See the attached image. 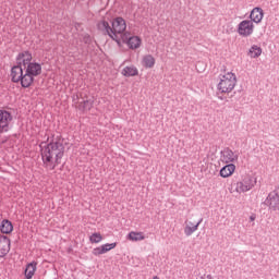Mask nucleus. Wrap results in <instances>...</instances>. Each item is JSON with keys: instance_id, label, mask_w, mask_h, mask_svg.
<instances>
[{"instance_id": "nucleus-9", "label": "nucleus", "mask_w": 279, "mask_h": 279, "mask_svg": "<svg viewBox=\"0 0 279 279\" xmlns=\"http://www.w3.org/2000/svg\"><path fill=\"white\" fill-rule=\"evenodd\" d=\"M263 206H268L269 210H279V194L278 191H272L268 194L265 202L262 203Z\"/></svg>"}, {"instance_id": "nucleus-15", "label": "nucleus", "mask_w": 279, "mask_h": 279, "mask_svg": "<svg viewBox=\"0 0 279 279\" xmlns=\"http://www.w3.org/2000/svg\"><path fill=\"white\" fill-rule=\"evenodd\" d=\"M19 84H21L22 88H29L32 84H34V76H32V74H28V72L25 70Z\"/></svg>"}, {"instance_id": "nucleus-17", "label": "nucleus", "mask_w": 279, "mask_h": 279, "mask_svg": "<svg viewBox=\"0 0 279 279\" xmlns=\"http://www.w3.org/2000/svg\"><path fill=\"white\" fill-rule=\"evenodd\" d=\"M204 221L203 218H201L197 223H193V222H189L185 228H184V234L185 236H191V234H193V232H197V229L199 228V226L202 225V222Z\"/></svg>"}, {"instance_id": "nucleus-3", "label": "nucleus", "mask_w": 279, "mask_h": 279, "mask_svg": "<svg viewBox=\"0 0 279 279\" xmlns=\"http://www.w3.org/2000/svg\"><path fill=\"white\" fill-rule=\"evenodd\" d=\"M16 60H22L25 71L34 77H38L43 73V65L38 62H32V52L28 50L20 52Z\"/></svg>"}, {"instance_id": "nucleus-22", "label": "nucleus", "mask_w": 279, "mask_h": 279, "mask_svg": "<svg viewBox=\"0 0 279 279\" xmlns=\"http://www.w3.org/2000/svg\"><path fill=\"white\" fill-rule=\"evenodd\" d=\"M251 58H260L263 53V48L258 47L257 45H253L248 50Z\"/></svg>"}, {"instance_id": "nucleus-12", "label": "nucleus", "mask_w": 279, "mask_h": 279, "mask_svg": "<svg viewBox=\"0 0 279 279\" xmlns=\"http://www.w3.org/2000/svg\"><path fill=\"white\" fill-rule=\"evenodd\" d=\"M220 154L223 162H226L227 165L239 160V155H234V151H232V149L228 147L221 150Z\"/></svg>"}, {"instance_id": "nucleus-25", "label": "nucleus", "mask_w": 279, "mask_h": 279, "mask_svg": "<svg viewBox=\"0 0 279 279\" xmlns=\"http://www.w3.org/2000/svg\"><path fill=\"white\" fill-rule=\"evenodd\" d=\"M92 254L94 256H101V254H106V248H104V246H98L93 250Z\"/></svg>"}, {"instance_id": "nucleus-2", "label": "nucleus", "mask_w": 279, "mask_h": 279, "mask_svg": "<svg viewBox=\"0 0 279 279\" xmlns=\"http://www.w3.org/2000/svg\"><path fill=\"white\" fill-rule=\"evenodd\" d=\"M97 28L99 29V32H102V34H105L106 36H109L111 40H114V43H117L119 47H121V38H119L118 34L122 36V34H125V32H128L125 31L128 29V23L125 22V19L117 16L111 21V26L110 23H108V21L102 20L98 22Z\"/></svg>"}, {"instance_id": "nucleus-18", "label": "nucleus", "mask_w": 279, "mask_h": 279, "mask_svg": "<svg viewBox=\"0 0 279 279\" xmlns=\"http://www.w3.org/2000/svg\"><path fill=\"white\" fill-rule=\"evenodd\" d=\"M38 267V263L36 262H32L29 264L26 265L25 271H24V276L26 279H32L34 278V275L36 274V269Z\"/></svg>"}, {"instance_id": "nucleus-27", "label": "nucleus", "mask_w": 279, "mask_h": 279, "mask_svg": "<svg viewBox=\"0 0 279 279\" xmlns=\"http://www.w3.org/2000/svg\"><path fill=\"white\" fill-rule=\"evenodd\" d=\"M83 43H84L85 45H90V44L93 43V38L90 37V35L85 34V35L83 36Z\"/></svg>"}, {"instance_id": "nucleus-24", "label": "nucleus", "mask_w": 279, "mask_h": 279, "mask_svg": "<svg viewBox=\"0 0 279 279\" xmlns=\"http://www.w3.org/2000/svg\"><path fill=\"white\" fill-rule=\"evenodd\" d=\"M90 243H101L104 241V236L101 233L95 232L89 236Z\"/></svg>"}, {"instance_id": "nucleus-4", "label": "nucleus", "mask_w": 279, "mask_h": 279, "mask_svg": "<svg viewBox=\"0 0 279 279\" xmlns=\"http://www.w3.org/2000/svg\"><path fill=\"white\" fill-rule=\"evenodd\" d=\"M234 86H236V74L232 72H228L227 74L220 77V82L217 85L218 90L221 93H232L234 90Z\"/></svg>"}, {"instance_id": "nucleus-23", "label": "nucleus", "mask_w": 279, "mask_h": 279, "mask_svg": "<svg viewBox=\"0 0 279 279\" xmlns=\"http://www.w3.org/2000/svg\"><path fill=\"white\" fill-rule=\"evenodd\" d=\"M128 240L129 241H144L145 240V235H143L142 232H134L131 231L128 235Z\"/></svg>"}, {"instance_id": "nucleus-29", "label": "nucleus", "mask_w": 279, "mask_h": 279, "mask_svg": "<svg viewBox=\"0 0 279 279\" xmlns=\"http://www.w3.org/2000/svg\"><path fill=\"white\" fill-rule=\"evenodd\" d=\"M250 219H251L252 221H255V220H256V216H255V215H252V216L250 217Z\"/></svg>"}, {"instance_id": "nucleus-10", "label": "nucleus", "mask_w": 279, "mask_h": 279, "mask_svg": "<svg viewBox=\"0 0 279 279\" xmlns=\"http://www.w3.org/2000/svg\"><path fill=\"white\" fill-rule=\"evenodd\" d=\"M23 60H16V64L11 68V82L19 84L23 77Z\"/></svg>"}, {"instance_id": "nucleus-6", "label": "nucleus", "mask_w": 279, "mask_h": 279, "mask_svg": "<svg viewBox=\"0 0 279 279\" xmlns=\"http://www.w3.org/2000/svg\"><path fill=\"white\" fill-rule=\"evenodd\" d=\"M124 45H128L129 49H138L143 40L138 36H132V33L125 32L122 34L121 39Z\"/></svg>"}, {"instance_id": "nucleus-14", "label": "nucleus", "mask_w": 279, "mask_h": 279, "mask_svg": "<svg viewBox=\"0 0 279 279\" xmlns=\"http://www.w3.org/2000/svg\"><path fill=\"white\" fill-rule=\"evenodd\" d=\"M94 105H95V99L86 97V99H84L78 104V110L81 112H88L89 110H93Z\"/></svg>"}, {"instance_id": "nucleus-21", "label": "nucleus", "mask_w": 279, "mask_h": 279, "mask_svg": "<svg viewBox=\"0 0 279 279\" xmlns=\"http://www.w3.org/2000/svg\"><path fill=\"white\" fill-rule=\"evenodd\" d=\"M122 75H124V77H136V75H138V69H136V66H125L122 70Z\"/></svg>"}, {"instance_id": "nucleus-30", "label": "nucleus", "mask_w": 279, "mask_h": 279, "mask_svg": "<svg viewBox=\"0 0 279 279\" xmlns=\"http://www.w3.org/2000/svg\"><path fill=\"white\" fill-rule=\"evenodd\" d=\"M153 279H160V278H158V276H155Z\"/></svg>"}, {"instance_id": "nucleus-1", "label": "nucleus", "mask_w": 279, "mask_h": 279, "mask_svg": "<svg viewBox=\"0 0 279 279\" xmlns=\"http://www.w3.org/2000/svg\"><path fill=\"white\" fill-rule=\"evenodd\" d=\"M39 147L41 160L46 169L53 171L58 165L62 163V158H64V144L58 141H51L48 144L47 142H41Z\"/></svg>"}, {"instance_id": "nucleus-13", "label": "nucleus", "mask_w": 279, "mask_h": 279, "mask_svg": "<svg viewBox=\"0 0 279 279\" xmlns=\"http://www.w3.org/2000/svg\"><path fill=\"white\" fill-rule=\"evenodd\" d=\"M14 230V225H12V221L8 220V219H3L0 223V234H3V236H5V234H12V231Z\"/></svg>"}, {"instance_id": "nucleus-19", "label": "nucleus", "mask_w": 279, "mask_h": 279, "mask_svg": "<svg viewBox=\"0 0 279 279\" xmlns=\"http://www.w3.org/2000/svg\"><path fill=\"white\" fill-rule=\"evenodd\" d=\"M236 169V166H234V163H228L227 166H223L220 169V177L221 178H230V175H232V173H234Z\"/></svg>"}, {"instance_id": "nucleus-5", "label": "nucleus", "mask_w": 279, "mask_h": 279, "mask_svg": "<svg viewBox=\"0 0 279 279\" xmlns=\"http://www.w3.org/2000/svg\"><path fill=\"white\" fill-rule=\"evenodd\" d=\"M14 117L8 110L0 109V134L10 132V123H12Z\"/></svg>"}, {"instance_id": "nucleus-8", "label": "nucleus", "mask_w": 279, "mask_h": 279, "mask_svg": "<svg viewBox=\"0 0 279 279\" xmlns=\"http://www.w3.org/2000/svg\"><path fill=\"white\" fill-rule=\"evenodd\" d=\"M238 34L239 36H243V38H247V36H252L254 34V22L251 20H243L238 25Z\"/></svg>"}, {"instance_id": "nucleus-7", "label": "nucleus", "mask_w": 279, "mask_h": 279, "mask_svg": "<svg viewBox=\"0 0 279 279\" xmlns=\"http://www.w3.org/2000/svg\"><path fill=\"white\" fill-rule=\"evenodd\" d=\"M256 184V180L250 175H245L242 181L236 183L235 191L236 193H247V191H252L254 185Z\"/></svg>"}, {"instance_id": "nucleus-20", "label": "nucleus", "mask_w": 279, "mask_h": 279, "mask_svg": "<svg viewBox=\"0 0 279 279\" xmlns=\"http://www.w3.org/2000/svg\"><path fill=\"white\" fill-rule=\"evenodd\" d=\"M142 64L145 69H154L156 65V59L151 54H146L143 57Z\"/></svg>"}, {"instance_id": "nucleus-28", "label": "nucleus", "mask_w": 279, "mask_h": 279, "mask_svg": "<svg viewBox=\"0 0 279 279\" xmlns=\"http://www.w3.org/2000/svg\"><path fill=\"white\" fill-rule=\"evenodd\" d=\"M199 279H213V275H203Z\"/></svg>"}, {"instance_id": "nucleus-26", "label": "nucleus", "mask_w": 279, "mask_h": 279, "mask_svg": "<svg viewBox=\"0 0 279 279\" xmlns=\"http://www.w3.org/2000/svg\"><path fill=\"white\" fill-rule=\"evenodd\" d=\"M101 246L105 250V253H108V252H110V250H114V247H117V242L107 243V244H104Z\"/></svg>"}, {"instance_id": "nucleus-16", "label": "nucleus", "mask_w": 279, "mask_h": 279, "mask_svg": "<svg viewBox=\"0 0 279 279\" xmlns=\"http://www.w3.org/2000/svg\"><path fill=\"white\" fill-rule=\"evenodd\" d=\"M265 15V12L260 8H254L250 14V19L252 23H260L263 21V16Z\"/></svg>"}, {"instance_id": "nucleus-11", "label": "nucleus", "mask_w": 279, "mask_h": 279, "mask_svg": "<svg viewBox=\"0 0 279 279\" xmlns=\"http://www.w3.org/2000/svg\"><path fill=\"white\" fill-rule=\"evenodd\" d=\"M12 247V241L8 235L0 234V260L5 258L10 254Z\"/></svg>"}]
</instances>
